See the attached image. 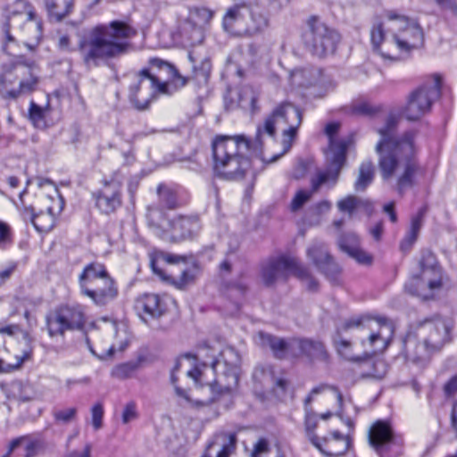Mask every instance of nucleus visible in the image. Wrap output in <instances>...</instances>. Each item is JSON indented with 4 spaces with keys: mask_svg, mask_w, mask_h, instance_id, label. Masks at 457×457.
<instances>
[{
    "mask_svg": "<svg viewBox=\"0 0 457 457\" xmlns=\"http://www.w3.org/2000/svg\"><path fill=\"white\" fill-rule=\"evenodd\" d=\"M137 370V365L132 363H122L117 365L112 371V376L119 379L130 378Z\"/></svg>",
    "mask_w": 457,
    "mask_h": 457,
    "instance_id": "nucleus-41",
    "label": "nucleus"
},
{
    "mask_svg": "<svg viewBox=\"0 0 457 457\" xmlns=\"http://www.w3.org/2000/svg\"><path fill=\"white\" fill-rule=\"evenodd\" d=\"M228 442L223 445L220 451L217 453L216 457H230L236 451L237 447V436L235 433H228L227 435Z\"/></svg>",
    "mask_w": 457,
    "mask_h": 457,
    "instance_id": "nucleus-46",
    "label": "nucleus"
},
{
    "mask_svg": "<svg viewBox=\"0 0 457 457\" xmlns=\"http://www.w3.org/2000/svg\"><path fill=\"white\" fill-rule=\"evenodd\" d=\"M269 345L277 358L282 359L289 355L294 356L309 355L314 356L324 352V346L320 342L309 339H292L290 342L274 337H268Z\"/></svg>",
    "mask_w": 457,
    "mask_h": 457,
    "instance_id": "nucleus-19",
    "label": "nucleus"
},
{
    "mask_svg": "<svg viewBox=\"0 0 457 457\" xmlns=\"http://www.w3.org/2000/svg\"><path fill=\"white\" fill-rule=\"evenodd\" d=\"M218 360L215 356L212 357L211 364L204 362L195 366L193 370L188 371V376L192 378L195 383L201 386H208L212 391L229 392L233 387L237 386L238 377L237 374L231 376L232 384H224L220 378H216V365Z\"/></svg>",
    "mask_w": 457,
    "mask_h": 457,
    "instance_id": "nucleus-20",
    "label": "nucleus"
},
{
    "mask_svg": "<svg viewBox=\"0 0 457 457\" xmlns=\"http://www.w3.org/2000/svg\"><path fill=\"white\" fill-rule=\"evenodd\" d=\"M307 24L309 30L305 32L303 38L309 51L318 57L333 54L339 41V35L322 23L317 16H312Z\"/></svg>",
    "mask_w": 457,
    "mask_h": 457,
    "instance_id": "nucleus-13",
    "label": "nucleus"
},
{
    "mask_svg": "<svg viewBox=\"0 0 457 457\" xmlns=\"http://www.w3.org/2000/svg\"><path fill=\"white\" fill-rule=\"evenodd\" d=\"M324 389H326V386H318V387L313 388V389L311 391L310 395L308 396V401H312L315 395H317V394L320 393V392H321V391H323Z\"/></svg>",
    "mask_w": 457,
    "mask_h": 457,
    "instance_id": "nucleus-64",
    "label": "nucleus"
},
{
    "mask_svg": "<svg viewBox=\"0 0 457 457\" xmlns=\"http://www.w3.org/2000/svg\"><path fill=\"white\" fill-rule=\"evenodd\" d=\"M34 338L29 331H22L21 338H12L5 345L1 373H10L20 370L33 358Z\"/></svg>",
    "mask_w": 457,
    "mask_h": 457,
    "instance_id": "nucleus-17",
    "label": "nucleus"
},
{
    "mask_svg": "<svg viewBox=\"0 0 457 457\" xmlns=\"http://www.w3.org/2000/svg\"><path fill=\"white\" fill-rule=\"evenodd\" d=\"M14 242V231L12 225L0 220V249L9 248Z\"/></svg>",
    "mask_w": 457,
    "mask_h": 457,
    "instance_id": "nucleus-39",
    "label": "nucleus"
},
{
    "mask_svg": "<svg viewBox=\"0 0 457 457\" xmlns=\"http://www.w3.org/2000/svg\"><path fill=\"white\" fill-rule=\"evenodd\" d=\"M378 111V107L362 98L353 101L351 105V112L354 115L371 116Z\"/></svg>",
    "mask_w": 457,
    "mask_h": 457,
    "instance_id": "nucleus-38",
    "label": "nucleus"
},
{
    "mask_svg": "<svg viewBox=\"0 0 457 457\" xmlns=\"http://www.w3.org/2000/svg\"><path fill=\"white\" fill-rule=\"evenodd\" d=\"M137 417V410L136 404L134 403H129L125 406L122 420L124 423H128L130 420H134Z\"/></svg>",
    "mask_w": 457,
    "mask_h": 457,
    "instance_id": "nucleus-52",
    "label": "nucleus"
},
{
    "mask_svg": "<svg viewBox=\"0 0 457 457\" xmlns=\"http://www.w3.org/2000/svg\"><path fill=\"white\" fill-rule=\"evenodd\" d=\"M262 129L258 128L254 139L244 134L233 136L216 135L212 141V169L215 174L224 178L243 177L260 162L271 163L277 156L264 153L262 140Z\"/></svg>",
    "mask_w": 457,
    "mask_h": 457,
    "instance_id": "nucleus-1",
    "label": "nucleus"
},
{
    "mask_svg": "<svg viewBox=\"0 0 457 457\" xmlns=\"http://www.w3.org/2000/svg\"><path fill=\"white\" fill-rule=\"evenodd\" d=\"M174 306L176 301L168 295L145 294L136 302V308L144 320L158 318Z\"/></svg>",
    "mask_w": 457,
    "mask_h": 457,
    "instance_id": "nucleus-23",
    "label": "nucleus"
},
{
    "mask_svg": "<svg viewBox=\"0 0 457 457\" xmlns=\"http://www.w3.org/2000/svg\"><path fill=\"white\" fill-rule=\"evenodd\" d=\"M270 452V445L267 438L261 437L253 445L251 457H265Z\"/></svg>",
    "mask_w": 457,
    "mask_h": 457,
    "instance_id": "nucleus-45",
    "label": "nucleus"
},
{
    "mask_svg": "<svg viewBox=\"0 0 457 457\" xmlns=\"http://www.w3.org/2000/svg\"><path fill=\"white\" fill-rule=\"evenodd\" d=\"M7 182L12 188H16L20 185V179L15 176L8 177Z\"/></svg>",
    "mask_w": 457,
    "mask_h": 457,
    "instance_id": "nucleus-63",
    "label": "nucleus"
},
{
    "mask_svg": "<svg viewBox=\"0 0 457 457\" xmlns=\"http://www.w3.org/2000/svg\"><path fill=\"white\" fill-rule=\"evenodd\" d=\"M383 209H384V212L386 214H388L390 220L392 222L397 221V214L395 210V203L394 202L387 203L386 204L384 205Z\"/></svg>",
    "mask_w": 457,
    "mask_h": 457,
    "instance_id": "nucleus-55",
    "label": "nucleus"
},
{
    "mask_svg": "<svg viewBox=\"0 0 457 457\" xmlns=\"http://www.w3.org/2000/svg\"><path fill=\"white\" fill-rule=\"evenodd\" d=\"M361 201L353 195H348L344 199H341L337 203V207L341 212L352 214L356 208L361 204Z\"/></svg>",
    "mask_w": 457,
    "mask_h": 457,
    "instance_id": "nucleus-42",
    "label": "nucleus"
},
{
    "mask_svg": "<svg viewBox=\"0 0 457 457\" xmlns=\"http://www.w3.org/2000/svg\"><path fill=\"white\" fill-rule=\"evenodd\" d=\"M161 95L163 94L154 83L137 73V79L129 85L128 97L136 109L143 111Z\"/></svg>",
    "mask_w": 457,
    "mask_h": 457,
    "instance_id": "nucleus-22",
    "label": "nucleus"
},
{
    "mask_svg": "<svg viewBox=\"0 0 457 457\" xmlns=\"http://www.w3.org/2000/svg\"><path fill=\"white\" fill-rule=\"evenodd\" d=\"M43 37V26L37 19L34 10L28 12V20L22 27V37L24 44L29 49L35 48Z\"/></svg>",
    "mask_w": 457,
    "mask_h": 457,
    "instance_id": "nucleus-30",
    "label": "nucleus"
},
{
    "mask_svg": "<svg viewBox=\"0 0 457 457\" xmlns=\"http://www.w3.org/2000/svg\"><path fill=\"white\" fill-rule=\"evenodd\" d=\"M395 120H389L384 129H380L381 140L377 145V151L380 154L379 168L382 177L388 179L395 173L399 162H402L403 170L397 178L395 189L400 195L411 188L420 176L424 172L417 161L418 144L416 134L412 131L404 133L400 138L392 137L395 128Z\"/></svg>",
    "mask_w": 457,
    "mask_h": 457,
    "instance_id": "nucleus-2",
    "label": "nucleus"
},
{
    "mask_svg": "<svg viewBox=\"0 0 457 457\" xmlns=\"http://www.w3.org/2000/svg\"><path fill=\"white\" fill-rule=\"evenodd\" d=\"M311 190L301 189L296 192L294 198L291 201L290 208L292 211H297L303 207V205L310 200L312 195Z\"/></svg>",
    "mask_w": 457,
    "mask_h": 457,
    "instance_id": "nucleus-44",
    "label": "nucleus"
},
{
    "mask_svg": "<svg viewBox=\"0 0 457 457\" xmlns=\"http://www.w3.org/2000/svg\"><path fill=\"white\" fill-rule=\"evenodd\" d=\"M23 330H21L20 325L18 324H8L3 327H0V334H5L10 337H13L18 332L22 333Z\"/></svg>",
    "mask_w": 457,
    "mask_h": 457,
    "instance_id": "nucleus-53",
    "label": "nucleus"
},
{
    "mask_svg": "<svg viewBox=\"0 0 457 457\" xmlns=\"http://www.w3.org/2000/svg\"><path fill=\"white\" fill-rule=\"evenodd\" d=\"M158 206L149 207L147 217L156 227L162 228V224L157 220L163 210H175L188 204L190 197L187 192L178 185H167L161 183L156 189Z\"/></svg>",
    "mask_w": 457,
    "mask_h": 457,
    "instance_id": "nucleus-16",
    "label": "nucleus"
},
{
    "mask_svg": "<svg viewBox=\"0 0 457 457\" xmlns=\"http://www.w3.org/2000/svg\"><path fill=\"white\" fill-rule=\"evenodd\" d=\"M187 263V257L170 253L159 252L151 262L154 272L162 280L165 275H169L170 270L176 271L179 264Z\"/></svg>",
    "mask_w": 457,
    "mask_h": 457,
    "instance_id": "nucleus-27",
    "label": "nucleus"
},
{
    "mask_svg": "<svg viewBox=\"0 0 457 457\" xmlns=\"http://www.w3.org/2000/svg\"><path fill=\"white\" fill-rule=\"evenodd\" d=\"M383 233V225L382 223H378L371 230L370 234L376 240H379L381 238Z\"/></svg>",
    "mask_w": 457,
    "mask_h": 457,
    "instance_id": "nucleus-60",
    "label": "nucleus"
},
{
    "mask_svg": "<svg viewBox=\"0 0 457 457\" xmlns=\"http://www.w3.org/2000/svg\"><path fill=\"white\" fill-rule=\"evenodd\" d=\"M16 447H22L24 450V457H35L45 452L46 444L39 438L31 436H21L13 439L9 444L7 455L12 454Z\"/></svg>",
    "mask_w": 457,
    "mask_h": 457,
    "instance_id": "nucleus-31",
    "label": "nucleus"
},
{
    "mask_svg": "<svg viewBox=\"0 0 457 457\" xmlns=\"http://www.w3.org/2000/svg\"><path fill=\"white\" fill-rule=\"evenodd\" d=\"M318 420L314 415H307L305 419V429L307 433V436L309 440L312 442V436H317L314 435V430L317 428Z\"/></svg>",
    "mask_w": 457,
    "mask_h": 457,
    "instance_id": "nucleus-50",
    "label": "nucleus"
},
{
    "mask_svg": "<svg viewBox=\"0 0 457 457\" xmlns=\"http://www.w3.org/2000/svg\"><path fill=\"white\" fill-rule=\"evenodd\" d=\"M29 115L30 120L36 127L45 125L46 110L34 102H31L29 104Z\"/></svg>",
    "mask_w": 457,
    "mask_h": 457,
    "instance_id": "nucleus-40",
    "label": "nucleus"
},
{
    "mask_svg": "<svg viewBox=\"0 0 457 457\" xmlns=\"http://www.w3.org/2000/svg\"><path fill=\"white\" fill-rule=\"evenodd\" d=\"M374 178V168L371 162H364L360 168V175L355 183L357 190H364Z\"/></svg>",
    "mask_w": 457,
    "mask_h": 457,
    "instance_id": "nucleus-37",
    "label": "nucleus"
},
{
    "mask_svg": "<svg viewBox=\"0 0 457 457\" xmlns=\"http://www.w3.org/2000/svg\"><path fill=\"white\" fill-rule=\"evenodd\" d=\"M194 13H195L197 16H200L204 22H208L212 18V12L204 7L195 8Z\"/></svg>",
    "mask_w": 457,
    "mask_h": 457,
    "instance_id": "nucleus-54",
    "label": "nucleus"
},
{
    "mask_svg": "<svg viewBox=\"0 0 457 457\" xmlns=\"http://www.w3.org/2000/svg\"><path fill=\"white\" fill-rule=\"evenodd\" d=\"M290 274L299 278L308 276L296 259L287 255L270 258L262 268V278L266 286L272 285L278 278H287Z\"/></svg>",
    "mask_w": 457,
    "mask_h": 457,
    "instance_id": "nucleus-18",
    "label": "nucleus"
},
{
    "mask_svg": "<svg viewBox=\"0 0 457 457\" xmlns=\"http://www.w3.org/2000/svg\"><path fill=\"white\" fill-rule=\"evenodd\" d=\"M104 416V409L102 404L96 403L92 408V420L93 426L96 429H98L102 426V420Z\"/></svg>",
    "mask_w": 457,
    "mask_h": 457,
    "instance_id": "nucleus-48",
    "label": "nucleus"
},
{
    "mask_svg": "<svg viewBox=\"0 0 457 457\" xmlns=\"http://www.w3.org/2000/svg\"><path fill=\"white\" fill-rule=\"evenodd\" d=\"M137 73L138 76L154 83L161 93L168 96L172 95L187 83V79L180 74L173 63L160 57H150L147 65Z\"/></svg>",
    "mask_w": 457,
    "mask_h": 457,
    "instance_id": "nucleus-9",
    "label": "nucleus"
},
{
    "mask_svg": "<svg viewBox=\"0 0 457 457\" xmlns=\"http://www.w3.org/2000/svg\"><path fill=\"white\" fill-rule=\"evenodd\" d=\"M67 457H91V446L90 445H86L81 451H74Z\"/></svg>",
    "mask_w": 457,
    "mask_h": 457,
    "instance_id": "nucleus-57",
    "label": "nucleus"
},
{
    "mask_svg": "<svg viewBox=\"0 0 457 457\" xmlns=\"http://www.w3.org/2000/svg\"><path fill=\"white\" fill-rule=\"evenodd\" d=\"M312 444L326 456L339 457L352 446V440L348 436L334 431L326 436H312Z\"/></svg>",
    "mask_w": 457,
    "mask_h": 457,
    "instance_id": "nucleus-25",
    "label": "nucleus"
},
{
    "mask_svg": "<svg viewBox=\"0 0 457 457\" xmlns=\"http://www.w3.org/2000/svg\"><path fill=\"white\" fill-rule=\"evenodd\" d=\"M87 322V307L81 303L64 304L46 318V328L51 337L63 336L68 330H80Z\"/></svg>",
    "mask_w": 457,
    "mask_h": 457,
    "instance_id": "nucleus-11",
    "label": "nucleus"
},
{
    "mask_svg": "<svg viewBox=\"0 0 457 457\" xmlns=\"http://www.w3.org/2000/svg\"><path fill=\"white\" fill-rule=\"evenodd\" d=\"M451 426L455 432L457 438V400L453 403L451 411Z\"/></svg>",
    "mask_w": 457,
    "mask_h": 457,
    "instance_id": "nucleus-59",
    "label": "nucleus"
},
{
    "mask_svg": "<svg viewBox=\"0 0 457 457\" xmlns=\"http://www.w3.org/2000/svg\"><path fill=\"white\" fill-rule=\"evenodd\" d=\"M103 184V188L97 192L96 196V206L101 212L109 214L114 212L121 205L122 182L114 174L109 180L104 179Z\"/></svg>",
    "mask_w": 457,
    "mask_h": 457,
    "instance_id": "nucleus-24",
    "label": "nucleus"
},
{
    "mask_svg": "<svg viewBox=\"0 0 457 457\" xmlns=\"http://www.w3.org/2000/svg\"><path fill=\"white\" fill-rule=\"evenodd\" d=\"M70 46V37L68 36H62L59 39V46L61 49H67Z\"/></svg>",
    "mask_w": 457,
    "mask_h": 457,
    "instance_id": "nucleus-62",
    "label": "nucleus"
},
{
    "mask_svg": "<svg viewBox=\"0 0 457 457\" xmlns=\"http://www.w3.org/2000/svg\"><path fill=\"white\" fill-rule=\"evenodd\" d=\"M342 251L347 253L351 257L355 259L359 263L370 264L372 256L359 247V239L354 234H348L342 237L338 242Z\"/></svg>",
    "mask_w": 457,
    "mask_h": 457,
    "instance_id": "nucleus-32",
    "label": "nucleus"
},
{
    "mask_svg": "<svg viewBox=\"0 0 457 457\" xmlns=\"http://www.w3.org/2000/svg\"><path fill=\"white\" fill-rule=\"evenodd\" d=\"M39 84V75L34 66L16 64L0 76V95L8 100L35 92Z\"/></svg>",
    "mask_w": 457,
    "mask_h": 457,
    "instance_id": "nucleus-8",
    "label": "nucleus"
},
{
    "mask_svg": "<svg viewBox=\"0 0 457 457\" xmlns=\"http://www.w3.org/2000/svg\"><path fill=\"white\" fill-rule=\"evenodd\" d=\"M10 28H11V25H10L9 21L4 22L2 26V32L4 35V41L5 45L12 42L14 39L13 37L10 33Z\"/></svg>",
    "mask_w": 457,
    "mask_h": 457,
    "instance_id": "nucleus-58",
    "label": "nucleus"
},
{
    "mask_svg": "<svg viewBox=\"0 0 457 457\" xmlns=\"http://www.w3.org/2000/svg\"><path fill=\"white\" fill-rule=\"evenodd\" d=\"M444 393L447 397H453L457 395V374L453 376L443 387Z\"/></svg>",
    "mask_w": 457,
    "mask_h": 457,
    "instance_id": "nucleus-49",
    "label": "nucleus"
},
{
    "mask_svg": "<svg viewBox=\"0 0 457 457\" xmlns=\"http://www.w3.org/2000/svg\"><path fill=\"white\" fill-rule=\"evenodd\" d=\"M370 447L379 457H400L403 452V438L397 435L390 421L378 420L369 429Z\"/></svg>",
    "mask_w": 457,
    "mask_h": 457,
    "instance_id": "nucleus-10",
    "label": "nucleus"
},
{
    "mask_svg": "<svg viewBox=\"0 0 457 457\" xmlns=\"http://www.w3.org/2000/svg\"><path fill=\"white\" fill-rule=\"evenodd\" d=\"M46 211L41 210L34 213L33 207H25L24 214H29L35 228L40 233H47L55 226L58 215L61 213L63 204L61 199L47 197L45 200Z\"/></svg>",
    "mask_w": 457,
    "mask_h": 457,
    "instance_id": "nucleus-21",
    "label": "nucleus"
},
{
    "mask_svg": "<svg viewBox=\"0 0 457 457\" xmlns=\"http://www.w3.org/2000/svg\"><path fill=\"white\" fill-rule=\"evenodd\" d=\"M331 204L328 201H321L316 205V210L319 213L327 212L330 210Z\"/></svg>",
    "mask_w": 457,
    "mask_h": 457,
    "instance_id": "nucleus-61",
    "label": "nucleus"
},
{
    "mask_svg": "<svg viewBox=\"0 0 457 457\" xmlns=\"http://www.w3.org/2000/svg\"><path fill=\"white\" fill-rule=\"evenodd\" d=\"M360 327L370 330L367 339L361 342L363 346L362 357L351 353V344L346 340H341L337 345L338 353L346 360L359 361L372 355L383 353L394 338V324L385 317H377L374 319H364L362 317L353 318L347 320L343 325L342 328L346 330Z\"/></svg>",
    "mask_w": 457,
    "mask_h": 457,
    "instance_id": "nucleus-4",
    "label": "nucleus"
},
{
    "mask_svg": "<svg viewBox=\"0 0 457 457\" xmlns=\"http://www.w3.org/2000/svg\"><path fill=\"white\" fill-rule=\"evenodd\" d=\"M199 276V269L196 265L179 267L176 271L170 270L169 275L164 276L163 281L172 285L178 289H185L193 285Z\"/></svg>",
    "mask_w": 457,
    "mask_h": 457,
    "instance_id": "nucleus-28",
    "label": "nucleus"
},
{
    "mask_svg": "<svg viewBox=\"0 0 457 457\" xmlns=\"http://www.w3.org/2000/svg\"><path fill=\"white\" fill-rule=\"evenodd\" d=\"M45 4L52 18L62 21L73 11L74 0H45Z\"/></svg>",
    "mask_w": 457,
    "mask_h": 457,
    "instance_id": "nucleus-34",
    "label": "nucleus"
},
{
    "mask_svg": "<svg viewBox=\"0 0 457 457\" xmlns=\"http://www.w3.org/2000/svg\"><path fill=\"white\" fill-rule=\"evenodd\" d=\"M428 212L427 206H422L418 212L412 217L411 221V228L408 235L403 240L401 248L403 250H409L414 242L417 240L420 228L422 226L423 219Z\"/></svg>",
    "mask_w": 457,
    "mask_h": 457,
    "instance_id": "nucleus-33",
    "label": "nucleus"
},
{
    "mask_svg": "<svg viewBox=\"0 0 457 457\" xmlns=\"http://www.w3.org/2000/svg\"><path fill=\"white\" fill-rule=\"evenodd\" d=\"M201 228L202 225L198 216L179 215L169 221L167 231L173 241H182L198 235Z\"/></svg>",
    "mask_w": 457,
    "mask_h": 457,
    "instance_id": "nucleus-26",
    "label": "nucleus"
},
{
    "mask_svg": "<svg viewBox=\"0 0 457 457\" xmlns=\"http://www.w3.org/2000/svg\"><path fill=\"white\" fill-rule=\"evenodd\" d=\"M339 123L331 122L325 128V133L328 137V152L332 154L333 162L337 164V170L342 168L345 162L347 145L344 141L337 140L336 136L339 130Z\"/></svg>",
    "mask_w": 457,
    "mask_h": 457,
    "instance_id": "nucleus-29",
    "label": "nucleus"
},
{
    "mask_svg": "<svg viewBox=\"0 0 457 457\" xmlns=\"http://www.w3.org/2000/svg\"><path fill=\"white\" fill-rule=\"evenodd\" d=\"M436 3L440 8L449 12L457 5L456 0H436Z\"/></svg>",
    "mask_w": 457,
    "mask_h": 457,
    "instance_id": "nucleus-56",
    "label": "nucleus"
},
{
    "mask_svg": "<svg viewBox=\"0 0 457 457\" xmlns=\"http://www.w3.org/2000/svg\"><path fill=\"white\" fill-rule=\"evenodd\" d=\"M371 43L376 50L380 53V48L385 41H388L389 39H385L384 29L381 23L375 25L370 32Z\"/></svg>",
    "mask_w": 457,
    "mask_h": 457,
    "instance_id": "nucleus-43",
    "label": "nucleus"
},
{
    "mask_svg": "<svg viewBox=\"0 0 457 457\" xmlns=\"http://www.w3.org/2000/svg\"><path fill=\"white\" fill-rule=\"evenodd\" d=\"M386 17L393 22L391 29L395 33L392 40L383 43L380 48L382 57L399 61L422 46L424 35L417 22L395 11H389Z\"/></svg>",
    "mask_w": 457,
    "mask_h": 457,
    "instance_id": "nucleus-5",
    "label": "nucleus"
},
{
    "mask_svg": "<svg viewBox=\"0 0 457 457\" xmlns=\"http://www.w3.org/2000/svg\"><path fill=\"white\" fill-rule=\"evenodd\" d=\"M331 166L333 168V170L329 169L325 171H320L314 178L312 179L311 191L312 193H315L322 184L328 181L332 180L334 183L337 181L341 168L337 170V164L333 162V157H331Z\"/></svg>",
    "mask_w": 457,
    "mask_h": 457,
    "instance_id": "nucleus-36",
    "label": "nucleus"
},
{
    "mask_svg": "<svg viewBox=\"0 0 457 457\" xmlns=\"http://www.w3.org/2000/svg\"><path fill=\"white\" fill-rule=\"evenodd\" d=\"M17 269L16 263L9 264L5 269L0 270V287L4 286Z\"/></svg>",
    "mask_w": 457,
    "mask_h": 457,
    "instance_id": "nucleus-51",
    "label": "nucleus"
},
{
    "mask_svg": "<svg viewBox=\"0 0 457 457\" xmlns=\"http://www.w3.org/2000/svg\"><path fill=\"white\" fill-rule=\"evenodd\" d=\"M81 295L88 297L97 306H105L119 295V287L106 266L99 262L87 263L79 275Z\"/></svg>",
    "mask_w": 457,
    "mask_h": 457,
    "instance_id": "nucleus-6",
    "label": "nucleus"
},
{
    "mask_svg": "<svg viewBox=\"0 0 457 457\" xmlns=\"http://www.w3.org/2000/svg\"><path fill=\"white\" fill-rule=\"evenodd\" d=\"M308 256L313 262L326 274L328 271V266L333 264L332 257L328 253L323 245L315 244L308 249Z\"/></svg>",
    "mask_w": 457,
    "mask_h": 457,
    "instance_id": "nucleus-35",
    "label": "nucleus"
},
{
    "mask_svg": "<svg viewBox=\"0 0 457 457\" xmlns=\"http://www.w3.org/2000/svg\"><path fill=\"white\" fill-rule=\"evenodd\" d=\"M442 87V78L433 74L428 78L425 84L411 93L404 109V115L410 120H416L426 114L431 108L432 102L439 97Z\"/></svg>",
    "mask_w": 457,
    "mask_h": 457,
    "instance_id": "nucleus-12",
    "label": "nucleus"
},
{
    "mask_svg": "<svg viewBox=\"0 0 457 457\" xmlns=\"http://www.w3.org/2000/svg\"><path fill=\"white\" fill-rule=\"evenodd\" d=\"M224 29L236 36H253L268 27L267 19L261 15H252L250 22L245 21V8L242 4L229 7L223 16Z\"/></svg>",
    "mask_w": 457,
    "mask_h": 457,
    "instance_id": "nucleus-14",
    "label": "nucleus"
},
{
    "mask_svg": "<svg viewBox=\"0 0 457 457\" xmlns=\"http://www.w3.org/2000/svg\"><path fill=\"white\" fill-rule=\"evenodd\" d=\"M303 120L301 111L295 105L289 103H283L278 105L272 113L265 120L262 127H259L262 129V134L267 133L268 135L274 137L276 133V126H288L282 134V152L279 154H270L264 149V153L268 156H277L273 161H277L281 155L287 153L297 135V129L300 127Z\"/></svg>",
    "mask_w": 457,
    "mask_h": 457,
    "instance_id": "nucleus-7",
    "label": "nucleus"
},
{
    "mask_svg": "<svg viewBox=\"0 0 457 457\" xmlns=\"http://www.w3.org/2000/svg\"><path fill=\"white\" fill-rule=\"evenodd\" d=\"M443 287L442 270L437 264L421 265L419 275L413 276L405 285L406 291L423 300L435 297Z\"/></svg>",
    "mask_w": 457,
    "mask_h": 457,
    "instance_id": "nucleus-15",
    "label": "nucleus"
},
{
    "mask_svg": "<svg viewBox=\"0 0 457 457\" xmlns=\"http://www.w3.org/2000/svg\"><path fill=\"white\" fill-rule=\"evenodd\" d=\"M137 35V30L129 20H114L95 26L79 46L85 64L98 66L101 61L125 54Z\"/></svg>",
    "mask_w": 457,
    "mask_h": 457,
    "instance_id": "nucleus-3",
    "label": "nucleus"
},
{
    "mask_svg": "<svg viewBox=\"0 0 457 457\" xmlns=\"http://www.w3.org/2000/svg\"><path fill=\"white\" fill-rule=\"evenodd\" d=\"M76 408L70 407L54 412V418L58 421L69 422L76 416Z\"/></svg>",
    "mask_w": 457,
    "mask_h": 457,
    "instance_id": "nucleus-47",
    "label": "nucleus"
}]
</instances>
